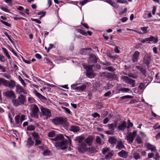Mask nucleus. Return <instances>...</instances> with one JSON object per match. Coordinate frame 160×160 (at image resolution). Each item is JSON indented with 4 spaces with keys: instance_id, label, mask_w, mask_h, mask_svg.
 Listing matches in <instances>:
<instances>
[{
    "instance_id": "obj_1",
    "label": "nucleus",
    "mask_w": 160,
    "mask_h": 160,
    "mask_svg": "<svg viewBox=\"0 0 160 160\" xmlns=\"http://www.w3.org/2000/svg\"><path fill=\"white\" fill-rule=\"evenodd\" d=\"M92 141H78V150L79 152L83 153L87 151L89 154H92L96 152V149L93 147L87 148V144L89 146L91 145Z\"/></svg>"
},
{
    "instance_id": "obj_2",
    "label": "nucleus",
    "mask_w": 160,
    "mask_h": 160,
    "mask_svg": "<svg viewBox=\"0 0 160 160\" xmlns=\"http://www.w3.org/2000/svg\"><path fill=\"white\" fill-rule=\"evenodd\" d=\"M52 122L55 125H61L64 128L68 126L67 119L62 117H57L52 120Z\"/></svg>"
},
{
    "instance_id": "obj_3",
    "label": "nucleus",
    "mask_w": 160,
    "mask_h": 160,
    "mask_svg": "<svg viewBox=\"0 0 160 160\" xmlns=\"http://www.w3.org/2000/svg\"><path fill=\"white\" fill-rule=\"evenodd\" d=\"M26 96L22 94H20L17 99H13L12 102L13 105L15 107H17L26 103Z\"/></svg>"
},
{
    "instance_id": "obj_4",
    "label": "nucleus",
    "mask_w": 160,
    "mask_h": 160,
    "mask_svg": "<svg viewBox=\"0 0 160 160\" xmlns=\"http://www.w3.org/2000/svg\"><path fill=\"white\" fill-rule=\"evenodd\" d=\"M39 112V110L38 106L34 104L32 106L31 111L30 113L31 116L36 119H38V118Z\"/></svg>"
},
{
    "instance_id": "obj_5",
    "label": "nucleus",
    "mask_w": 160,
    "mask_h": 160,
    "mask_svg": "<svg viewBox=\"0 0 160 160\" xmlns=\"http://www.w3.org/2000/svg\"><path fill=\"white\" fill-rule=\"evenodd\" d=\"M40 109L42 113L41 115L45 116L46 117V119H48L51 116V112L49 109L42 107Z\"/></svg>"
},
{
    "instance_id": "obj_6",
    "label": "nucleus",
    "mask_w": 160,
    "mask_h": 160,
    "mask_svg": "<svg viewBox=\"0 0 160 160\" xmlns=\"http://www.w3.org/2000/svg\"><path fill=\"white\" fill-rule=\"evenodd\" d=\"M68 141H62L60 142H56L55 146L58 149L64 150L67 148V144Z\"/></svg>"
},
{
    "instance_id": "obj_7",
    "label": "nucleus",
    "mask_w": 160,
    "mask_h": 160,
    "mask_svg": "<svg viewBox=\"0 0 160 160\" xmlns=\"http://www.w3.org/2000/svg\"><path fill=\"white\" fill-rule=\"evenodd\" d=\"M3 95L7 98L11 99L15 98L16 95L14 92L12 90H8L3 93Z\"/></svg>"
},
{
    "instance_id": "obj_8",
    "label": "nucleus",
    "mask_w": 160,
    "mask_h": 160,
    "mask_svg": "<svg viewBox=\"0 0 160 160\" xmlns=\"http://www.w3.org/2000/svg\"><path fill=\"white\" fill-rule=\"evenodd\" d=\"M122 79L124 80L126 83L131 84L132 87H134L135 86V80L125 76L122 77Z\"/></svg>"
},
{
    "instance_id": "obj_9",
    "label": "nucleus",
    "mask_w": 160,
    "mask_h": 160,
    "mask_svg": "<svg viewBox=\"0 0 160 160\" xmlns=\"http://www.w3.org/2000/svg\"><path fill=\"white\" fill-rule=\"evenodd\" d=\"M93 65H89L88 68L86 70V76L88 78H92L94 77L92 68Z\"/></svg>"
},
{
    "instance_id": "obj_10",
    "label": "nucleus",
    "mask_w": 160,
    "mask_h": 160,
    "mask_svg": "<svg viewBox=\"0 0 160 160\" xmlns=\"http://www.w3.org/2000/svg\"><path fill=\"white\" fill-rule=\"evenodd\" d=\"M16 91L17 93L19 94H22V93L24 94H27L26 91L23 88L19 85H18L16 86Z\"/></svg>"
},
{
    "instance_id": "obj_11",
    "label": "nucleus",
    "mask_w": 160,
    "mask_h": 160,
    "mask_svg": "<svg viewBox=\"0 0 160 160\" xmlns=\"http://www.w3.org/2000/svg\"><path fill=\"white\" fill-rule=\"evenodd\" d=\"M151 58L150 55L147 54H145L144 57L143 62V63L145 64L147 66H148L150 63L151 60Z\"/></svg>"
},
{
    "instance_id": "obj_12",
    "label": "nucleus",
    "mask_w": 160,
    "mask_h": 160,
    "mask_svg": "<svg viewBox=\"0 0 160 160\" xmlns=\"http://www.w3.org/2000/svg\"><path fill=\"white\" fill-rule=\"evenodd\" d=\"M89 59V63H95L98 61V58L94 54H91L90 55Z\"/></svg>"
},
{
    "instance_id": "obj_13",
    "label": "nucleus",
    "mask_w": 160,
    "mask_h": 160,
    "mask_svg": "<svg viewBox=\"0 0 160 160\" xmlns=\"http://www.w3.org/2000/svg\"><path fill=\"white\" fill-rule=\"evenodd\" d=\"M137 132L136 131H134L133 132H129L128 133L127 136L128 139L127 140H133L136 136Z\"/></svg>"
},
{
    "instance_id": "obj_14",
    "label": "nucleus",
    "mask_w": 160,
    "mask_h": 160,
    "mask_svg": "<svg viewBox=\"0 0 160 160\" xmlns=\"http://www.w3.org/2000/svg\"><path fill=\"white\" fill-rule=\"evenodd\" d=\"M140 52L138 51H135L132 56V61L134 62H137L140 55Z\"/></svg>"
},
{
    "instance_id": "obj_15",
    "label": "nucleus",
    "mask_w": 160,
    "mask_h": 160,
    "mask_svg": "<svg viewBox=\"0 0 160 160\" xmlns=\"http://www.w3.org/2000/svg\"><path fill=\"white\" fill-rule=\"evenodd\" d=\"M6 86L5 87H8L9 88L13 89L16 86V82L13 80H10V81L7 80V82H6Z\"/></svg>"
},
{
    "instance_id": "obj_16",
    "label": "nucleus",
    "mask_w": 160,
    "mask_h": 160,
    "mask_svg": "<svg viewBox=\"0 0 160 160\" xmlns=\"http://www.w3.org/2000/svg\"><path fill=\"white\" fill-rule=\"evenodd\" d=\"M64 137L68 138V137L65 135L61 134H58L55 136V138L54 139H51V140H65ZM65 140H67L65 139Z\"/></svg>"
},
{
    "instance_id": "obj_17",
    "label": "nucleus",
    "mask_w": 160,
    "mask_h": 160,
    "mask_svg": "<svg viewBox=\"0 0 160 160\" xmlns=\"http://www.w3.org/2000/svg\"><path fill=\"white\" fill-rule=\"evenodd\" d=\"M33 93L35 94L36 96L40 99L44 100H46L47 98H46L42 95L40 93L38 92L36 90H34L33 91Z\"/></svg>"
},
{
    "instance_id": "obj_18",
    "label": "nucleus",
    "mask_w": 160,
    "mask_h": 160,
    "mask_svg": "<svg viewBox=\"0 0 160 160\" xmlns=\"http://www.w3.org/2000/svg\"><path fill=\"white\" fill-rule=\"evenodd\" d=\"M126 122L125 121H123L121 124H120L118 127V130L123 131H124L126 127Z\"/></svg>"
},
{
    "instance_id": "obj_19",
    "label": "nucleus",
    "mask_w": 160,
    "mask_h": 160,
    "mask_svg": "<svg viewBox=\"0 0 160 160\" xmlns=\"http://www.w3.org/2000/svg\"><path fill=\"white\" fill-rule=\"evenodd\" d=\"M70 130L74 132H77L80 130V128L79 127L72 125L70 126Z\"/></svg>"
},
{
    "instance_id": "obj_20",
    "label": "nucleus",
    "mask_w": 160,
    "mask_h": 160,
    "mask_svg": "<svg viewBox=\"0 0 160 160\" xmlns=\"http://www.w3.org/2000/svg\"><path fill=\"white\" fill-rule=\"evenodd\" d=\"M118 155L120 157L124 158H127L128 157V154L125 151L123 150H122L121 152L118 153Z\"/></svg>"
},
{
    "instance_id": "obj_21",
    "label": "nucleus",
    "mask_w": 160,
    "mask_h": 160,
    "mask_svg": "<svg viewBox=\"0 0 160 160\" xmlns=\"http://www.w3.org/2000/svg\"><path fill=\"white\" fill-rule=\"evenodd\" d=\"M146 40L147 41H152L154 43H156L158 41L157 38H155L153 36H151L150 37L146 38Z\"/></svg>"
},
{
    "instance_id": "obj_22",
    "label": "nucleus",
    "mask_w": 160,
    "mask_h": 160,
    "mask_svg": "<svg viewBox=\"0 0 160 160\" xmlns=\"http://www.w3.org/2000/svg\"><path fill=\"white\" fill-rule=\"evenodd\" d=\"M86 134H83L80 136L77 137L74 140H89L88 138H86Z\"/></svg>"
},
{
    "instance_id": "obj_23",
    "label": "nucleus",
    "mask_w": 160,
    "mask_h": 160,
    "mask_svg": "<svg viewBox=\"0 0 160 160\" xmlns=\"http://www.w3.org/2000/svg\"><path fill=\"white\" fill-rule=\"evenodd\" d=\"M117 127V123L116 122L109 124V125L108 128L111 131H113L115 129V128Z\"/></svg>"
},
{
    "instance_id": "obj_24",
    "label": "nucleus",
    "mask_w": 160,
    "mask_h": 160,
    "mask_svg": "<svg viewBox=\"0 0 160 160\" xmlns=\"http://www.w3.org/2000/svg\"><path fill=\"white\" fill-rule=\"evenodd\" d=\"M140 135L141 136H138L135 140H142V139L146 137V135L145 133L141 132H140Z\"/></svg>"
},
{
    "instance_id": "obj_25",
    "label": "nucleus",
    "mask_w": 160,
    "mask_h": 160,
    "mask_svg": "<svg viewBox=\"0 0 160 160\" xmlns=\"http://www.w3.org/2000/svg\"><path fill=\"white\" fill-rule=\"evenodd\" d=\"M86 88V85L85 84H83L81 86H78L77 88V91H83Z\"/></svg>"
},
{
    "instance_id": "obj_26",
    "label": "nucleus",
    "mask_w": 160,
    "mask_h": 160,
    "mask_svg": "<svg viewBox=\"0 0 160 160\" xmlns=\"http://www.w3.org/2000/svg\"><path fill=\"white\" fill-rule=\"evenodd\" d=\"M106 2L108 3L112 7L115 8H118V6L117 4L112 2L111 0L109 1H106Z\"/></svg>"
},
{
    "instance_id": "obj_27",
    "label": "nucleus",
    "mask_w": 160,
    "mask_h": 160,
    "mask_svg": "<svg viewBox=\"0 0 160 160\" xmlns=\"http://www.w3.org/2000/svg\"><path fill=\"white\" fill-rule=\"evenodd\" d=\"M20 115H17L15 116L14 119L15 122L17 124H21L20 122Z\"/></svg>"
},
{
    "instance_id": "obj_28",
    "label": "nucleus",
    "mask_w": 160,
    "mask_h": 160,
    "mask_svg": "<svg viewBox=\"0 0 160 160\" xmlns=\"http://www.w3.org/2000/svg\"><path fill=\"white\" fill-rule=\"evenodd\" d=\"M6 82H7V80L4 78H0V86L2 85L5 86L6 85Z\"/></svg>"
},
{
    "instance_id": "obj_29",
    "label": "nucleus",
    "mask_w": 160,
    "mask_h": 160,
    "mask_svg": "<svg viewBox=\"0 0 160 160\" xmlns=\"http://www.w3.org/2000/svg\"><path fill=\"white\" fill-rule=\"evenodd\" d=\"M124 148V146L123 145L121 142H119L116 147V148L119 150H120L122 148Z\"/></svg>"
},
{
    "instance_id": "obj_30",
    "label": "nucleus",
    "mask_w": 160,
    "mask_h": 160,
    "mask_svg": "<svg viewBox=\"0 0 160 160\" xmlns=\"http://www.w3.org/2000/svg\"><path fill=\"white\" fill-rule=\"evenodd\" d=\"M32 135L34 140H38V139L39 138V136L38 133L36 132H32Z\"/></svg>"
},
{
    "instance_id": "obj_31",
    "label": "nucleus",
    "mask_w": 160,
    "mask_h": 160,
    "mask_svg": "<svg viewBox=\"0 0 160 160\" xmlns=\"http://www.w3.org/2000/svg\"><path fill=\"white\" fill-rule=\"evenodd\" d=\"M130 90L129 88H120V91L122 92H128Z\"/></svg>"
},
{
    "instance_id": "obj_32",
    "label": "nucleus",
    "mask_w": 160,
    "mask_h": 160,
    "mask_svg": "<svg viewBox=\"0 0 160 160\" xmlns=\"http://www.w3.org/2000/svg\"><path fill=\"white\" fill-rule=\"evenodd\" d=\"M133 158L136 160L140 158V154L138 152H134L133 155Z\"/></svg>"
},
{
    "instance_id": "obj_33",
    "label": "nucleus",
    "mask_w": 160,
    "mask_h": 160,
    "mask_svg": "<svg viewBox=\"0 0 160 160\" xmlns=\"http://www.w3.org/2000/svg\"><path fill=\"white\" fill-rule=\"evenodd\" d=\"M105 69L111 72H114L116 70L115 68L112 66H109L108 67H106Z\"/></svg>"
},
{
    "instance_id": "obj_34",
    "label": "nucleus",
    "mask_w": 160,
    "mask_h": 160,
    "mask_svg": "<svg viewBox=\"0 0 160 160\" xmlns=\"http://www.w3.org/2000/svg\"><path fill=\"white\" fill-rule=\"evenodd\" d=\"M35 129V127L32 125H30L27 127V130L29 131H33Z\"/></svg>"
},
{
    "instance_id": "obj_35",
    "label": "nucleus",
    "mask_w": 160,
    "mask_h": 160,
    "mask_svg": "<svg viewBox=\"0 0 160 160\" xmlns=\"http://www.w3.org/2000/svg\"><path fill=\"white\" fill-rule=\"evenodd\" d=\"M48 136L49 137H53L55 136V131H52L49 132L48 133Z\"/></svg>"
},
{
    "instance_id": "obj_36",
    "label": "nucleus",
    "mask_w": 160,
    "mask_h": 160,
    "mask_svg": "<svg viewBox=\"0 0 160 160\" xmlns=\"http://www.w3.org/2000/svg\"><path fill=\"white\" fill-rule=\"evenodd\" d=\"M145 86L146 83H140L139 85V88L140 89V90H141L142 89L145 88Z\"/></svg>"
},
{
    "instance_id": "obj_37",
    "label": "nucleus",
    "mask_w": 160,
    "mask_h": 160,
    "mask_svg": "<svg viewBox=\"0 0 160 160\" xmlns=\"http://www.w3.org/2000/svg\"><path fill=\"white\" fill-rule=\"evenodd\" d=\"M78 84H74L71 85V89L72 90H77Z\"/></svg>"
},
{
    "instance_id": "obj_38",
    "label": "nucleus",
    "mask_w": 160,
    "mask_h": 160,
    "mask_svg": "<svg viewBox=\"0 0 160 160\" xmlns=\"http://www.w3.org/2000/svg\"><path fill=\"white\" fill-rule=\"evenodd\" d=\"M133 97L129 95H127L122 96L120 97V98L121 99H125L128 98H131Z\"/></svg>"
},
{
    "instance_id": "obj_39",
    "label": "nucleus",
    "mask_w": 160,
    "mask_h": 160,
    "mask_svg": "<svg viewBox=\"0 0 160 160\" xmlns=\"http://www.w3.org/2000/svg\"><path fill=\"white\" fill-rule=\"evenodd\" d=\"M0 22L2 24H4L5 25L8 27H10L11 26V25L9 23L7 22H5L2 20H0Z\"/></svg>"
},
{
    "instance_id": "obj_40",
    "label": "nucleus",
    "mask_w": 160,
    "mask_h": 160,
    "mask_svg": "<svg viewBox=\"0 0 160 160\" xmlns=\"http://www.w3.org/2000/svg\"><path fill=\"white\" fill-rule=\"evenodd\" d=\"M18 79L21 82L22 84L24 85L25 86H26V83L24 81V80L21 77L19 76H18Z\"/></svg>"
},
{
    "instance_id": "obj_41",
    "label": "nucleus",
    "mask_w": 160,
    "mask_h": 160,
    "mask_svg": "<svg viewBox=\"0 0 160 160\" xmlns=\"http://www.w3.org/2000/svg\"><path fill=\"white\" fill-rule=\"evenodd\" d=\"M8 49L12 52L13 53V54L15 56H17V53L15 52L13 50V49L10 46H8Z\"/></svg>"
},
{
    "instance_id": "obj_42",
    "label": "nucleus",
    "mask_w": 160,
    "mask_h": 160,
    "mask_svg": "<svg viewBox=\"0 0 160 160\" xmlns=\"http://www.w3.org/2000/svg\"><path fill=\"white\" fill-rule=\"evenodd\" d=\"M91 48H88V49L83 48L81 50V52H82V54L85 55L86 54V52L87 51L91 50Z\"/></svg>"
},
{
    "instance_id": "obj_43",
    "label": "nucleus",
    "mask_w": 160,
    "mask_h": 160,
    "mask_svg": "<svg viewBox=\"0 0 160 160\" xmlns=\"http://www.w3.org/2000/svg\"><path fill=\"white\" fill-rule=\"evenodd\" d=\"M62 108L64 110L66 113L71 114V112L70 110L68 108L65 107H62Z\"/></svg>"
},
{
    "instance_id": "obj_44",
    "label": "nucleus",
    "mask_w": 160,
    "mask_h": 160,
    "mask_svg": "<svg viewBox=\"0 0 160 160\" xmlns=\"http://www.w3.org/2000/svg\"><path fill=\"white\" fill-rule=\"evenodd\" d=\"M148 27H142L141 28V29L143 32V33H146L148 32L147 29L148 28Z\"/></svg>"
},
{
    "instance_id": "obj_45",
    "label": "nucleus",
    "mask_w": 160,
    "mask_h": 160,
    "mask_svg": "<svg viewBox=\"0 0 160 160\" xmlns=\"http://www.w3.org/2000/svg\"><path fill=\"white\" fill-rule=\"evenodd\" d=\"M128 126L127 127V128L128 129L130 127H132L133 126V124L132 123L130 122V121L129 119H128Z\"/></svg>"
},
{
    "instance_id": "obj_46",
    "label": "nucleus",
    "mask_w": 160,
    "mask_h": 160,
    "mask_svg": "<svg viewBox=\"0 0 160 160\" xmlns=\"http://www.w3.org/2000/svg\"><path fill=\"white\" fill-rule=\"evenodd\" d=\"M34 143L33 141H27V145L28 147L32 145Z\"/></svg>"
},
{
    "instance_id": "obj_47",
    "label": "nucleus",
    "mask_w": 160,
    "mask_h": 160,
    "mask_svg": "<svg viewBox=\"0 0 160 160\" xmlns=\"http://www.w3.org/2000/svg\"><path fill=\"white\" fill-rule=\"evenodd\" d=\"M20 124H21L22 122L25 120V116L24 115L22 114L21 116L20 115Z\"/></svg>"
},
{
    "instance_id": "obj_48",
    "label": "nucleus",
    "mask_w": 160,
    "mask_h": 160,
    "mask_svg": "<svg viewBox=\"0 0 160 160\" xmlns=\"http://www.w3.org/2000/svg\"><path fill=\"white\" fill-rule=\"evenodd\" d=\"M117 2L119 3H126L128 4V2L127 1L123 0H116Z\"/></svg>"
},
{
    "instance_id": "obj_49",
    "label": "nucleus",
    "mask_w": 160,
    "mask_h": 160,
    "mask_svg": "<svg viewBox=\"0 0 160 160\" xmlns=\"http://www.w3.org/2000/svg\"><path fill=\"white\" fill-rule=\"evenodd\" d=\"M51 152L48 150H46L44 151L43 153V154L44 156H48L50 155Z\"/></svg>"
},
{
    "instance_id": "obj_50",
    "label": "nucleus",
    "mask_w": 160,
    "mask_h": 160,
    "mask_svg": "<svg viewBox=\"0 0 160 160\" xmlns=\"http://www.w3.org/2000/svg\"><path fill=\"white\" fill-rule=\"evenodd\" d=\"M28 101L29 103H32L34 102L35 100L32 97H28Z\"/></svg>"
},
{
    "instance_id": "obj_51",
    "label": "nucleus",
    "mask_w": 160,
    "mask_h": 160,
    "mask_svg": "<svg viewBox=\"0 0 160 160\" xmlns=\"http://www.w3.org/2000/svg\"><path fill=\"white\" fill-rule=\"evenodd\" d=\"M52 48H55V47L54 46V45L52 44H49V47L48 48L47 50V52H48L50 50L52 49Z\"/></svg>"
},
{
    "instance_id": "obj_52",
    "label": "nucleus",
    "mask_w": 160,
    "mask_h": 160,
    "mask_svg": "<svg viewBox=\"0 0 160 160\" xmlns=\"http://www.w3.org/2000/svg\"><path fill=\"white\" fill-rule=\"evenodd\" d=\"M31 20L33 22H36V23H38V24H41V22L40 20H39L37 19H34V18H32L31 19Z\"/></svg>"
},
{
    "instance_id": "obj_53",
    "label": "nucleus",
    "mask_w": 160,
    "mask_h": 160,
    "mask_svg": "<svg viewBox=\"0 0 160 160\" xmlns=\"http://www.w3.org/2000/svg\"><path fill=\"white\" fill-rule=\"evenodd\" d=\"M1 9L4 12H9V10L7 8L4 7H1Z\"/></svg>"
},
{
    "instance_id": "obj_54",
    "label": "nucleus",
    "mask_w": 160,
    "mask_h": 160,
    "mask_svg": "<svg viewBox=\"0 0 160 160\" xmlns=\"http://www.w3.org/2000/svg\"><path fill=\"white\" fill-rule=\"evenodd\" d=\"M6 36L8 38L9 40L13 44H14V42L12 40L11 37L7 33H6V34H5Z\"/></svg>"
},
{
    "instance_id": "obj_55",
    "label": "nucleus",
    "mask_w": 160,
    "mask_h": 160,
    "mask_svg": "<svg viewBox=\"0 0 160 160\" xmlns=\"http://www.w3.org/2000/svg\"><path fill=\"white\" fill-rule=\"evenodd\" d=\"M92 116L94 118H96L97 117L99 118L100 117V115L97 112H95L92 114Z\"/></svg>"
},
{
    "instance_id": "obj_56",
    "label": "nucleus",
    "mask_w": 160,
    "mask_h": 160,
    "mask_svg": "<svg viewBox=\"0 0 160 160\" xmlns=\"http://www.w3.org/2000/svg\"><path fill=\"white\" fill-rule=\"evenodd\" d=\"M88 0H84L82 2H79V4L81 5L82 6H83L86 4L88 1Z\"/></svg>"
},
{
    "instance_id": "obj_57",
    "label": "nucleus",
    "mask_w": 160,
    "mask_h": 160,
    "mask_svg": "<svg viewBox=\"0 0 160 160\" xmlns=\"http://www.w3.org/2000/svg\"><path fill=\"white\" fill-rule=\"evenodd\" d=\"M113 156V154L112 153H109L108 154L106 155L105 156L106 159L109 158Z\"/></svg>"
},
{
    "instance_id": "obj_58",
    "label": "nucleus",
    "mask_w": 160,
    "mask_h": 160,
    "mask_svg": "<svg viewBox=\"0 0 160 160\" xmlns=\"http://www.w3.org/2000/svg\"><path fill=\"white\" fill-rule=\"evenodd\" d=\"M0 61L2 62H5V57L3 55H0Z\"/></svg>"
},
{
    "instance_id": "obj_59",
    "label": "nucleus",
    "mask_w": 160,
    "mask_h": 160,
    "mask_svg": "<svg viewBox=\"0 0 160 160\" xmlns=\"http://www.w3.org/2000/svg\"><path fill=\"white\" fill-rule=\"evenodd\" d=\"M109 151V149L108 148H103L102 151V152L103 154H105L107 152Z\"/></svg>"
},
{
    "instance_id": "obj_60",
    "label": "nucleus",
    "mask_w": 160,
    "mask_h": 160,
    "mask_svg": "<svg viewBox=\"0 0 160 160\" xmlns=\"http://www.w3.org/2000/svg\"><path fill=\"white\" fill-rule=\"evenodd\" d=\"M113 75L110 73H108L107 77L108 78H111L113 77Z\"/></svg>"
},
{
    "instance_id": "obj_61",
    "label": "nucleus",
    "mask_w": 160,
    "mask_h": 160,
    "mask_svg": "<svg viewBox=\"0 0 160 160\" xmlns=\"http://www.w3.org/2000/svg\"><path fill=\"white\" fill-rule=\"evenodd\" d=\"M111 92L110 91H108L107 92L105 93L104 96L105 97H109L111 94Z\"/></svg>"
},
{
    "instance_id": "obj_62",
    "label": "nucleus",
    "mask_w": 160,
    "mask_h": 160,
    "mask_svg": "<svg viewBox=\"0 0 160 160\" xmlns=\"http://www.w3.org/2000/svg\"><path fill=\"white\" fill-rule=\"evenodd\" d=\"M128 18L127 17H123L121 19V21L122 22H124L127 21L128 20Z\"/></svg>"
},
{
    "instance_id": "obj_63",
    "label": "nucleus",
    "mask_w": 160,
    "mask_h": 160,
    "mask_svg": "<svg viewBox=\"0 0 160 160\" xmlns=\"http://www.w3.org/2000/svg\"><path fill=\"white\" fill-rule=\"evenodd\" d=\"M5 2L7 3H9V4L10 5V6H12V0H4Z\"/></svg>"
},
{
    "instance_id": "obj_64",
    "label": "nucleus",
    "mask_w": 160,
    "mask_h": 160,
    "mask_svg": "<svg viewBox=\"0 0 160 160\" xmlns=\"http://www.w3.org/2000/svg\"><path fill=\"white\" fill-rule=\"evenodd\" d=\"M35 57L38 59H41L42 58L41 56L38 53H36L35 54Z\"/></svg>"
}]
</instances>
